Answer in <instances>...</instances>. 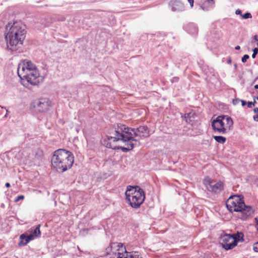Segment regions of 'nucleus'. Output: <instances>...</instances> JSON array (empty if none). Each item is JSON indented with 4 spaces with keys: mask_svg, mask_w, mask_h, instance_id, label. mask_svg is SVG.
<instances>
[{
    "mask_svg": "<svg viewBox=\"0 0 258 258\" xmlns=\"http://www.w3.org/2000/svg\"><path fill=\"white\" fill-rule=\"evenodd\" d=\"M114 136H107L106 147L114 150L121 149L123 152L132 150L134 147L140 145V142L134 138H147L149 136V131L145 126H140L136 130L118 124L115 128Z\"/></svg>",
    "mask_w": 258,
    "mask_h": 258,
    "instance_id": "obj_1",
    "label": "nucleus"
},
{
    "mask_svg": "<svg viewBox=\"0 0 258 258\" xmlns=\"http://www.w3.org/2000/svg\"><path fill=\"white\" fill-rule=\"evenodd\" d=\"M8 32L5 35L7 47L12 50H16L22 45L26 37L25 26L21 22L9 23L6 26Z\"/></svg>",
    "mask_w": 258,
    "mask_h": 258,
    "instance_id": "obj_2",
    "label": "nucleus"
},
{
    "mask_svg": "<svg viewBox=\"0 0 258 258\" xmlns=\"http://www.w3.org/2000/svg\"><path fill=\"white\" fill-rule=\"evenodd\" d=\"M74 162L73 154L65 149H59L56 150L51 158L52 168L60 172H63L71 168Z\"/></svg>",
    "mask_w": 258,
    "mask_h": 258,
    "instance_id": "obj_3",
    "label": "nucleus"
},
{
    "mask_svg": "<svg viewBox=\"0 0 258 258\" xmlns=\"http://www.w3.org/2000/svg\"><path fill=\"white\" fill-rule=\"evenodd\" d=\"M125 196L126 203L134 209L140 208L145 199L144 190L138 186H127Z\"/></svg>",
    "mask_w": 258,
    "mask_h": 258,
    "instance_id": "obj_4",
    "label": "nucleus"
},
{
    "mask_svg": "<svg viewBox=\"0 0 258 258\" xmlns=\"http://www.w3.org/2000/svg\"><path fill=\"white\" fill-rule=\"evenodd\" d=\"M226 206L230 212H240L246 217L252 213L251 207L246 206L243 200L239 196L234 195L230 197L226 201Z\"/></svg>",
    "mask_w": 258,
    "mask_h": 258,
    "instance_id": "obj_5",
    "label": "nucleus"
},
{
    "mask_svg": "<svg viewBox=\"0 0 258 258\" xmlns=\"http://www.w3.org/2000/svg\"><path fill=\"white\" fill-rule=\"evenodd\" d=\"M233 121L228 115H219L212 121V127L215 132L225 134L233 127Z\"/></svg>",
    "mask_w": 258,
    "mask_h": 258,
    "instance_id": "obj_6",
    "label": "nucleus"
},
{
    "mask_svg": "<svg viewBox=\"0 0 258 258\" xmlns=\"http://www.w3.org/2000/svg\"><path fill=\"white\" fill-rule=\"evenodd\" d=\"M244 235L241 232H237L234 234H225L220 238V242L225 250L233 248L237 245L238 242L244 241Z\"/></svg>",
    "mask_w": 258,
    "mask_h": 258,
    "instance_id": "obj_7",
    "label": "nucleus"
},
{
    "mask_svg": "<svg viewBox=\"0 0 258 258\" xmlns=\"http://www.w3.org/2000/svg\"><path fill=\"white\" fill-rule=\"evenodd\" d=\"M20 79L21 83L24 86H28L29 85L38 86L44 81V77L40 75L38 69Z\"/></svg>",
    "mask_w": 258,
    "mask_h": 258,
    "instance_id": "obj_8",
    "label": "nucleus"
},
{
    "mask_svg": "<svg viewBox=\"0 0 258 258\" xmlns=\"http://www.w3.org/2000/svg\"><path fill=\"white\" fill-rule=\"evenodd\" d=\"M37 68L35 64L31 61L25 60L19 63L18 67V75L20 78L24 77L25 76L29 73L32 72Z\"/></svg>",
    "mask_w": 258,
    "mask_h": 258,
    "instance_id": "obj_9",
    "label": "nucleus"
},
{
    "mask_svg": "<svg viewBox=\"0 0 258 258\" xmlns=\"http://www.w3.org/2000/svg\"><path fill=\"white\" fill-rule=\"evenodd\" d=\"M203 183L207 189L212 192L217 194L224 189V183L222 181L216 182L208 177L204 179Z\"/></svg>",
    "mask_w": 258,
    "mask_h": 258,
    "instance_id": "obj_10",
    "label": "nucleus"
},
{
    "mask_svg": "<svg viewBox=\"0 0 258 258\" xmlns=\"http://www.w3.org/2000/svg\"><path fill=\"white\" fill-rule=\"evenodd\" d=\"M51 102L47 99H41L37 103L38 110L40 112L47 110L50 106Z\"/></svg>",
    "mask_w": 258,
    "mask_h": 258,
    "instance_id": "obj_11",
    "label": "nucleus"
},
{
    "mask_svg": "<svg viewBox=\"0 0 258 258\" xmlns=\"http://www.w3.org/2000/svg\"><path fill=\"white\" fill-rule=\"evenodd\" d=\"M117 246L118 247L117 249V258H126L128 255L125 247L121 243H118Z\"/></svg>",
    "mask_w": 258,
    "mask_h": 258,
    "instance_id": "obj_12",
    "label": "nucleus"
},
{
    "mask_svg": "<svg viewBox=\"0 0 258 258\" xmlns=\"http://www.w3.org/2000/svg\"><path fill=\"white\" fill-rule=\"evenodd\" d=\"M173 11H179L183 8V5L180 2L174 1L171 2Z\"/></svg>",
    "mask_w": 258,
    "mask_h": 258,
    "instance_id": "obj_13",
    "label": "nucleus"
},
{
    "mask_svg": "<svg viewBox=\"0 0 258 258\" xmlns=\"http://www.w3.org/2000/svg\"><path fill=\"white\" fill-rule=\"evenodd\" d=\"M28 241L27 239L26 235L25 234H22L20 236V241L19 242V245L24 246L28 243Z\"/></svg>",
    "mask_w": 258,
    "mask_h": 258,
    "instance_id": "obj_14",
    "label": "nucleus"
},
{
    "mask_svg": "<svg viewBox=\"0 0 258 258\" xmlns=\"http://www.w3.org/2000/svg\"><path fill=\"white\" fill-rule=\"evenodd\" d=\"M213 138L217 142L220 144H224L226 141V138L223 136H215Z\"/></svg>",
    "mask_w": 258,
    "mask_h": 258,
    "instance_id": "obj_15",
    "label": "nucleus"
},
{
    "mask_svg": "<svg viewBox=\"0 0 258 258\" xmlns=\"http://www.w3.org/2000/svg\"><path fill=\"white\" fill-rule=\"evenodd\" d=\"M130 258H143L138 251H133L128 255Z\"/></svg>",
    "mask_w": 258,
    "mask_h": 258,
    "instance_id": "obj_16",
    "label": "nucleus"
},
{
    "mask_svg": "<svg viewBox=\"0 0 258 258\" xmlns=\"http://www.w3.org/2000/svg\"><path fill=\"white\" fill-rule=\"evenodd\" d=\"M40 225H39L34 230L32 234L34 235V236L36 237L38 236H39L41 234V232L40 231Z\"/></svg>",
    "mask_w": 258,
    "mask_h": 258,
    "instance_id": "obj_17",
    "label": "nucleus"
},
{
    "mask_svg": "<svg viewBox=\"0 0 258 258\" xmlns=\"http://www.w3.org/2000/svg\"><path fill=\"white\" fill-rule=\"evenodd\" d=\"M205 3H207L209 7L213 8L215 6V1L214 0H206Z\"/></svg>",
    "mask_w": 258,
    "mask_h": 258,
    "instance_id": "obj_18",
    "label": "nucleus"
},
{
    "mask_svg": "<svg viewBox=\"0 0 258 258\" xmlns=\"http://www.w3.org/2000/svg\"><path fill=\"white\" fill-rule=\"evenodd\" d=\"M241 17L243 19H246L248 18H251V15L249 13H246L244 14V15H241Z\"/></svg>",
    "mask_w": 258,
    "mask_h": 258,
    "instance_id": "obj_19",
    "label": "nucleus"
},
{
    "mask_svg": "<svg viewBox=\"0 0 258 258\" xmlns=\"http://www.w3.org/2000/svg\"><path fill=\"white\" fill-rule=\"evenodd\" d=\"M258 53V48H254L253 49V54H252V57L254 58Z\"/></svg>",
    "mask_w": 258,
    "mask_h": 258,
    "instance_id": "obj_20",
    "label": "nucleus"
},
{
    "mask_svg": "<svg viewBox=\"0 0 258 258\" xmlns=\"http://www.w3.org/2000/svg\"><path fill=\"white\" fill-rule=\"evenodd\" d=\"M249 56L248 54H245L243 55V56L242 57L241 60L242 62L244 63L246 61L247 59L249 58Z\"/></svg>",
    "mask_w": 258,
    "mask_h": 258,
    "instance_id": "obj_21",
    "label": "nucleus"
},
{
    "mask_svg": "<svg viewBox=\"0 0 258 258\" xmlns=\"http://www.w3.org/2000/svg\"><path fill=\"white\" fill-rule=\"evenodd\" d=\"M24 199V196L23 195L18 196L16 199L15 200V202H18L20 200H23Z\"/></svg>",
    "mask_w": 258,
    "mask_h": 258,
    "instance_id": "obj_22",
    "label": "nucleus"
},
{
    "mask_svg": "<svg viewBox=\"0 0 258 258\" xmlns=\"http://www.w3.org/2000/svg\"><path fill=\"white\" fill-rule=\"evenodd\" d=\"M26 237L28 242H29L30 241L33 240L35 237L34 236V235L32 234H30L29 235L26 236Z\"/></svg>",
    "mask_w": 258,
    "mask_h": 258,
    "instance_id": "obj_23",
    "label": "nucleus"
},
{
    "mask_svg": "<svg viewBox=\"0 0 258 258\" xmlns=\"http://www.w3.org/2000/svg\"><path fill=\"white\" fill-rule=\"evenodd\" d=\"M253 249L254 251L258 252V241L253 244Z\"/></svg>",
    "mask_w": 258,
    "mask_h": 258,
    "instance_id": "obj_24",
    "label": "nucleus"
},
{
    "mask_svg": "<svg viewBox=\"0 0 258 258\" xmlns=\"http://www.w3.org/2000/svg\"><path fill=\"white\" fill-rule=\"evenodd\" d=\"M256 103L255 101L254 100L253 102H248L247 103V107L248 108H251L252 105H254L255 103Z\"/></svg>",
    "mask_w": 258,
    "mask_h": 258,
    "instance_id": "obj_25",
    "label": "nucleus"
},
{
    "mask_svg": "<svg viewBox=\"0 0 258 258\" xmlns=\"http://www.w3.org/2000/svg\"><path fill=\"white\" fill-rule=\"evenodd\" d=\"M188 2L189 3L191 7H192L194 6V0H188Z\"/></svg>",
    "mask_w": 258,
    "mask_h": 258,
    "instance_id": "obj_26",
    "label": "nucleus"
},
{
    "mask_svg": "<svg viewBox=\"0 0 258 258\" xmlns=\"http://www.w3.org/2000/svg\"><path fill=\"white\" fill-rule=\"evenodd\" d=\"M235 14H236V15H240L241 16V15H242V14H241V10H239V9H238V10H237L235 11Z\"/></svg>",
    "mask_w": 258,
    "mask_h": 258,
    "instance_id": "obj_27",
    "label": "nucleus"
},
{
    "mask_svg": "<svg viewBox=\"0 0 258 258\" xmlns=\"http://www.w3.org/2000/svg\"><path fill=\"white\" fill-rule=\"evenodd\" d=\"M241 105L243 106H245L246 104V101L244 100H241Z\"/></svg>",
    "mask_w": 258,
    "mask_h": 258,
    "instance_id": "obj_28",
    "label": "nucleus"
},
{
    "mask_svg": "<svg viewBox=\"0 0 258 258\" xmlns=\"http://www.w3.org/2000/svg\"><path fill=\"white\" fill-rule=\"evenodd\" d=\"M253 118L254 121H258V115L256 116H253Z\"/></svg>",
    "mask_w": 258,
    "mask_h": 258,
    "instance_id": "obj_29",
    "label": "nucleus"
},
{
    "mask_svg": "<svg viewBox=\"0 0 258 258\" xmlns=\"http://www.w3.org/2000/svg\"><path fill=\"white\" fill-rule=\"evenodd\" d=\"M201 8H202V9L203 10H204V11H207V10H208V8H205V7H204V6H201Z\"/></svg>",
    "mask_w": 258,
    "mask_h": 258,
    "instance_id": "obj_30",
    "label": "nucleus"
},
{
    "mask_svg": "<svg viewBox=\"0 0 258 258\" xmlns=\"http://www.w3.org/2000/svg\"><path fill=\"white\" fill-rule=\"evenodd\" d=\"M253 112L255 113H258V107L254 108Z\"/></svg>",
    "mask_w": 258,
    "mask_h": 258,
    "instance_id": "obj_31",
    "label": "nucleus"
},
{
    "mask_svg": "<svg viewBox=\"0 0 258 258\" xmlns=\"http://www.w3.org/2000/svg\"><path fill=\"white\" fill-rule=\"evenodd\" d=\"M5 185H6V186L7 187H8V188L10 187V186H11V185H10V183H9V182H7V183H6Z\"/></svg>",
    "mask_w": 258,
    "mask_h": 258,
    "instance_id": "obj_32",
    "label": "nucleus"
},
{
    "mask_svg": "<svg viewBox=\"0 0 258 258\" xmlns=\"http://www.w3.org/2000/svg\"><path fill=\"white\" fill-rule=\"evenodd\" d=\"M235 49H236V50H239V49H240V47L239 46L237 45V46H236L235 47Z\"/></svg>",
    "mask_w": 258,
    "mask_h": 258,
    "instance_id": "obj_33",
    "label": "nucleus"
},
{
    "mask_svg": "<svg viewBox=\"0 0 258 258\" xmlns=\"http://www.w3.org/2000/svg\"><path fill=\"white\" fill-rule=\"evenodd\" d=\"M256 37H257V36H256V35H255V36H254V39H255V40L258 41V39H257V38H256Z\"/></svg>",
    "mask_w": 258,
    "mask_h": 258,
    "instance_id": "obj_34",
    "label": "nucleus"
},
{
    "mask_svg": "<svg viewBox=\"0 0 258 258\" xmlns=\"http://www.w3.org/2000/svg\"><path fill=\"white\" fill-rule=\"evenodd\" d=\"M254 88H255V89H258V85H255L254 86Z\"/></svg>",
    "mask_w": 258,
    "mask_h": 258,
    "instance_id": "obj_35",
    "label": "nucleus"
},
{
    "mask_svg": "<svg viewBox=\"0 0 258 258\" xmlns=\"http://www.w3.org/2000/svg\"><path fill=\"white\" fill-rule=\"evenodd\" d=\"M189 114H190L189 113L187 114V116H188L189 115Z\"/></svg>",
    "mask_w": 258,
    "mask_h": 258,
    "instance_id": "obj_36",
    "label": "nucleus"
},
{
    "mask_svg": "<svg viewBox=\"0 0 258 258\" xmlns=\"http://www.w3.org/2000/svg\"><path fill=\"white\" fill-rule=\"evenodd\" d=\"M256 99L258 100V96L256 97Z\"/></svg>",
    "mask_w": 258,
    "mask_h": 258,
    "instance_id": "obj_37",
    "label": "nucleus"
},
{
    "mask_svg": "<svg viewBox=\"0 0 258 258\" xmlns=\"http://www.w3.org/2000/svg\"><path fill=\"white\" fill-rule=\"evenodd\" d=\"M257 46H258V43H257Z\"/></svg>",
    "mask_w": 258,
    "mask_h": 258,
    "instance_id": "obj_38",
    "label": "nucleus"
}]
</instances>
